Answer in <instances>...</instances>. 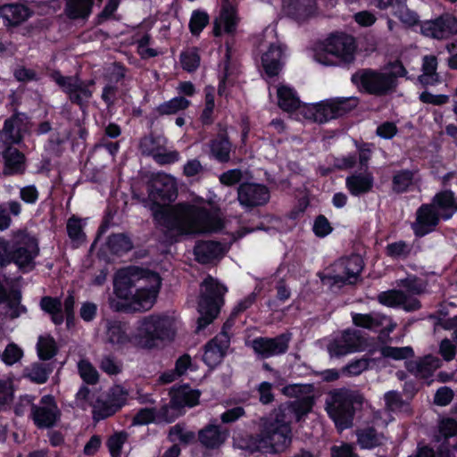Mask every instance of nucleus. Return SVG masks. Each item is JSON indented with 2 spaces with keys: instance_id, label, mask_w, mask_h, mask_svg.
<instances>
[{
  "instance_id": "obj_29",
  "label": "nucleus",
  "mask_w": 457,
  "mask_h": 457,
  "mask_svg": "<svg viewBox=\"0 0 457 457\" xmlns=\"http://www.w3.org/2000/svg\"><path fill=\"white\" fill-rule=\"evenodd\" d=\"M277 97L278 106L285 112H293L301 109L303 105L296 94L291 87L280 84L277 87Z\"/></svg>"
},
{
  "instance_id": "obj_24",
  "label": "nucleus",
  "mask_w": 457,
  "mask_h": 457,
  "mask_svg": "<svg viewBox=\"0 0 457 457\" xmlns=\"http://www.w3.org/2000/svg\"><path fill=\"white\" fill-rule=\"evenodd\" d=\"M170 395L172 404L182 410L184 407H194L198 404L201 393L188 386H182L172 388Z\"/></svg>"
},
{
  "instance_id": "obj_27",
  "label": "nucleus",
  "mask_w": 457,
  "mask_h": 457,
  "mask_svg": "<svg viewBox=\"0 0 457 457\" xmlns=\"http://www.w3.org/2000/svg\"><path fill=\"white\" fill-rule=\"evenodd\" d=\"M4 160V173L15 175L23 173L26 169L25 156L18 149L9 146L3 153Z\"/></svg>"
},
{
  "instance_id": "obj_16",
  "label": "nucleus",
  "mask_w": 457,
  "mask_h": 457,
  "mask_svg": "<svg viewBox=\"0 0 457 457\" xmlns=\"http://www.w3.org/2000/svg\"><path fill=\"white\" fill-rule=\"evenodd\" d=\"M128 391L120 386H113L108 392L105 402H98L95 407V415L99 418H106L115 413L128 398Z\"/></svg>"
},
{
  "instance_id": "obj_7",
  "label": "nucleus",
  "mask_w": 457,
  "mask_h": 457,
  "mask_svg": "<svg viewBox=\"0 0 457 457\" xmlns=\"http://www.w3.org/2000/svg\"><path fill=\"white\" fill-rule=\"evenodd\" d=\"M226 291V287L220 285L212 277L206 278L201 284L198 303L200 316L197 321V330L204 328L217 317L222 304V296Z\"/></svg>"
},
{
  "instance_id": "obj_59",
  "label": "nucleus",
  "mask_w": 457,
  "mask_h": 457,
  "mask_svg": "<svg viewBox=\"0 0 457 457\" xmlns=\"http://www.w3.org/2000/svg\"><path fill=\"white\" fill-rule=\"evenodd\" d=\"M169 436L172 442L179 441L184 444H188L195 438L193 432L187 431L179 425L170 429Z\"/></svg>"
},
{
  "instance_id": "obj_52",
  "label": "nucleus",
  "mask_w": 457,
  "mask_h": 457,
  "mask_svg": "<svg viewBox=\"0 0 457 457\" xmlns=\"http://www.w3.org/2000/svg\"><path fill=\"white\" fill-rule=\"evenodd\" d=\"M93 81L86 82L80 80L79 87H76L75 94L71 96V102L78 104H82L83 103L87 102L92 96V91L89 87L93 85Z\"/></svg>"
},
{
  "instance_id": "obj_21",
  "label": "nucleus",
  "mask_w": 457,
  "mask_h": 457,
  "mask_svg": "<svg viewBox=\"0 0 457 457\" xmlns=\"http://www.w3.org/2000/svg\"><path fill=\"white\" fill-rule=\"evenodd\" d=\"M31 11L24 4H9L0 7V17L6 26H18L31 16Z\"/></svg>"
},
{
  "instance_id": "obj_49",
  "label": "nucleus",
  "mask_w": 457,
  "mask_h": 457,
  "mask_svg": "<svg viewBox=\"0 0 457 457\" xmlns=\"http://www.w3.org/2000/svg\"><path fill=\"white\" fill-rule=\"evenodd\" d=\"M128 435L125 432H118L113 434L107 440V447L112 457H120L121 449L127 442Z\"/></svg>"
},
{
  "instance_id": "obj_37",
  "label": "nucleus",
  "mask_w": 457,
  "mask_h": 457,
  "mask_svg": "<svg viewBox=\"0 0 457 457\" xmlns=\"http://www.w3.org/2000/svg\"><path fill=\"white\" fill-rule=\"evenodd\" d=\"M300 0H284V8L288 15H291L298 21H303L314 13L312 5L302 4Z\"/></svg>"
},
{
  "instance_id": "obj_5",
  "label": "nucleus",
  "mask_w": 457,
  "mask_h": 457,
  "mask_svg": "<svg viewBox=\"0 0 457 457\" xmlns=\"http://www.w3.org/2000/svg\"><path fill=\"white\" fill-rule=\"evenodd\" d=\"M356 43L353 37L340 33L328 37L315 54V60L327 66L352 63L355 59Z\"/></svg>"
},
{
  "instance_id": "obj_17",
  "label": "nucleus",
  "mask_w": 457,
  "mask_h": 457,
  "mask_svg": "<svg viewBox=\"0 0 457 457\" xmlns=\"http://www.w3.org/2000/svg\"><path fill=\"white\" fill-rule=\"evenodd\" d=\"M361 86L370 93L380 94L392 89L395 80L390 76L382 72L364 71L360 75Z\"/></svg>"
},
{
  "instance_id": "obj_8",
  "label": "nucleus",
  "mask_w": 457,
  "mask_h": 457,
  "mask_svg": "<svg viewBox=\"0 0 457 457\" xmlns=\"http://www.w3.org/2000/svg\"><path fill=\"white\" fill-rule=\"evenodd\" d=\"M363 262L360 255L354 254L342 258L335 262L330 270L320 274L324 285L329 287L343 284H353L362 270Z\"/></svg>"
},
{
  "instance_id": "obj_26",
  "label": "nucleus",
  "mask_w": 457,
  "mask_h": 457,
  "mask_svg": "<svg viewBox=\"0 0 457 457\" xmlns=\"http://www.w3.org/2000/svg\"><path fill=\"white\" fill-rule=\"evenodd\" d=\"M283 48L280 45H270L262 57V67L266 74L273 77L278 74L282 67Z\"/></svg>"
},
{
  "instance_id": "obj_46",
  "label": "nucleus",
  "mask_w": 457,
  "mask_h": 457,
  "mask_svg": "<svg viewBox=\"0 0 457 457\" xmlns=\"http://www.w3.org/2000/svg\"><path fill=\"white\" fill-rule=\"evenodd\" d=\"M208 22L209 16L205 12L200 10L194 11L189 21L190 32L195 36H198Z\"/></svg>"
},
{
  "instance_id": "obj_48",
  "label": "nucleus",
  "mask_w": 457,
  "mask_h": 457,
  "mask_svg": "<svg viewBox=\"0 0 457 457\" xmlns=\"http://www.w3.org/2000/svg\"><path fill=\"white\" fill-rule=\"evenodd\" d=\"M181 414V409L175 404H172V401L170 400L169 404L163 405L158 411H156V420L158 421L170 423Z\"/></svg>"
},
{
  "instance_id": "obj_9",
  "label": "nucleus",
  "mask_w": 457,
  "mask_h": 457,
  "mask_svg": "<svg viewBox=\"0 0 457 457\" xmlns=\"http://www.w3.org/2000/svg\"><path fill=\"white\" fill-rule=\"evenodd\" d=\"M355 106L353 99L336 98L318 104H303L301 114L307 120L324 123L342 116Z\"/></svg>"
},
{
  "instance_id": "obj_55",
  "label": "nucleus",
  "mask_w": 457,
  "mask_h": 457,
  "mask_svg": "<svg viewBox=\"0 0 457 457\" xmlns=\"http://www.w3.org/2000/svg\"><path fill=\"white\" fill-rule=\"evenodd\" d=\"M181 63L187 71H193L200 64V56L196 49H188L181 54Z\"/></svg>"
},
{
  "instance_id": "obj_13",
  "label": "nucleus",
  "mask_w": 457,
  "mask_h": 457,
  "mask_svg": "<svg viewBox=\"0 0 457 457\" xmlns=\"http://www.w3.org/2000/svg\"><path fill=\"white\" fill-rule=\"evenodd\" d=\"M32 418L38 428L52 427L60 416L54 399L50 395L41 398L37 405L32 406Z\"/></svg>"
},
{
  "instance_id": "obj_15",
  "label": "nucleus",
  "mask_w": 457,
  "mask_h": 457,
  "mask_svg": "<svg viewBox=\"0 0 457 457\" xmlns=\"http://www.w3.org/2000/svg\"><path fill=\"white\" fill-rule=\"evenodd\" d=\"M289 337L280 335L274 338L258 337L252 342V347L262 358H270L284 353L288 348Z\"/></svg>"
},
{
  "instance_id": "obj_63",
  "label": "nucleus",
  "mask_w": 457,
  "mask_h": 457,
  "mask_svg": "<svg viewBox=\"0 0 457 457\" xmlns=\"http://www.w3.org/2000/svg\"><path fill=\"white\" fill-rule=\"evenodd\" d=\"M150 46V37L148 34H145L137 40V51L143 58L154 57L159 53L156 49H154Z\"/></svg>"
},
{
  "instance_id": "obj_50",
  "label": "nucleus",
  "mask_w": 457,
  "mask_h": 457,
  "mask_svg": "<svg viewBox=\"0 0 457 457\" xmlns=\"http://www.w3.org/2000/svg\"><path fill=\"white\" fill-rule=\"evenodd\" d=\"M381 354L386 358H391L393 360L399 361L411 357L413 355V350L410 346H385L381 349Z\"/></svg>"
},
{
  "instance_id": "obj_58",
  "label": "nucleus",
  "mask_w": 457,
  "mask_h": 457,
  "mask_svg": "<svg viewBox=\"0 0 457 457\" xmlns=\"http://www.w3.org/2000/svg\"><path fill=\"white\" fill-rule=\"evenodd\" d=\"M401 285L407 288V290L413 295H420L426 289L427 284L420 278L415 276H409L401 280Z\"/></svg>"
},
{
  "instance_id": "obj_33",
  "label": "nucleus",
  "mask_w": 457,
  "mask_h": 457,
  "mask_svg": "<svg viewBox=\"0 0 457 457\" xmlns=\"http://www.w3.org/2000/svg\"><path fill=\"white\" fill-rule=\"evenodd\" d=\"M441 365V361L432 355H427L423 359L409 364V370L416 377L422 378L429 377Z\"/></svg>"
},
{
  "instance_id": "obj_39",
  "label": "nucleus",
  "mask_w": 457,
  "mask_h": 457,
  "mask_svg": "<svg viewBox=\"0 0 457 457\" xmlns=\"http://www.w3.org/2000/svg\"><path fill=\"white\" fill-rule=\"evenodd\" d=\"M41 308L48 312L52 320L55 324H61L63 321V314L62 311V303L57 298L44 297L40 303Z\"/></svg>"
},
{
  "instance_id": "obj_56",
  "label": "nucleus",
  "mask_w": 457,
  "mask_h": 457,
  "mask_svg": "<svg viewBox=\"0 0 457 457\" xmlns=\"http://www.w3.org/2000/svg\"><path fill=\"white\" fill-rule=\"evenodd\" d=\"M67 231L71 240L78 243L84 241L85 235L82 231L81 220L75 217L69 219L67 222Z\"/></svg>"
},
{
  "instance_id": "obj_35",
  "label": "nucleus",
  "mask_w": 457,
  "mask_h": 457,
  "mask_svg": "<svg viewBox=\"0 0 457 457\" xmlns=\"http://www.w3.org/2000/svg\"><path fill=\"white\" fill-rule=\"evenodd\" d=\"M95 0H66V14L71 19L86 18L91 12Z\"/></svg>"
},
{
  "instance_id": "obj_20",
  "label": "nucleus",
  "mask_w": 457,
  "mask_h": 457,
  "mask_svg": "<svg viewBox=\"0 0 457 457\" xmlns=\"http://www.w3.org/2000/svg\"><path fill=\"white\" fill-rule=\"evenodd\" d=\"M378 302L388 307H402L405 311H414L420 308V302L411 295H406L400 290H388L378 295Z\"/></svg>"
},
{
  "instance_id": "obj_53",
  "label": "nucleus",
  "mask_w": 457,
  "mask_h": 457,
  "mask_svg": "<svg viewBox=\"0 0 457 457\" xmlns=\"http://www.w3.org/2000/svg\"><path fill=\"white\" fill-rule=\"evenodd\" d=\"M93 81L86 82L80 80L79 87H76L75 94L71 96V102L78 104H82L83 103L87 102L92 96V91L89 87L93 85Z\"/></svg>"
},
{
  "instance_id": "obj_41",
  "label": "nucleus",
  "mask_w": 457,
  "mask_h": 457,
  "mask_svg": "<svg viewBox=\"0 0 457 457\" xmlns=\"http://www.w3.org/2000/svg\"><path fill=\"white\" fill-rule=\"evenodd\" d=\"M190 102L183 96L174 97L157 107V112L162 115L175 114L179 111L187 109Z\"/></svg>"
},
{
  "instance_id": "obj_11",
  "label": "nucleus",
  "mask_w": 457,
  "mask_h": 457,
  "mask_svg": "<svg viewBox=\"0 0 457 457\" xmlns=\"http://www.w3.org/2000/svg\"><path fill=\"white\" fill-rule=\"evenodd\" d=\"M362 341L359 333L355 330L346 329L333 337L327 345L331 358H339L359 351Z\"/></svg>"
},
{
  "instance_id": "obj_64",
  "label": "nucleus",
  "mask_w": 457,
  "mask_h": 457,
  "mask_svg": "<svg viewBox=\"0 0 457 457\" xmlns=\"http://www.w3.org/2000/svg\"><path fill=\"white\" fill-rule=\"evenodd\" d=\"M156 420V411L153 409H141L133 418V425H146Z\"/></svg>"
},
{
  "instance_id": "obj_2",
  "label": "nucleus",
  "mask_w": 457,
  "mask_h": 457,
  "mask_svg": "<svg viewBox=\"0 0 457 457\" xmlns=\"http://www.w3.org/2000/svg\"><path fill=\"white\" fill-rule=\"evenodd\" d=\"M313 405L312 396L283 404L260 422V434L253 437L242 431L236 432L233 445L236 448L253 453L263 451L277 453L286 449L291 443L290 423L299 421L311 411Z\"/></svg>"
},
{
  "instance_id": "obj_1",
  "label": "nucleus",
  "mask_w": 457,
  "mask_h": 457,
  "mask_svg": "<svg viewBox=\"0 0 457 457\" xmlns=\"http://www.w3.org/2000/svg\"><path fill=\"white\" fill-rule=\"evenodd\" d=\"M177 195L176 179L168 174L158 173L152 180L149 198L155 220L177 235H201L216 232L222 228V221L216 214L197 204H166Z\"/></svg>"
},
{
  "instance_id": "obj_31",
  "label": "nucleus",
  "mask_w": 457,
  "mask_h": 457,
  "mask_svg": "<svg viewBox=\"0 0 457 457\" xmlns=\"http://www.w3.org/2000/svg\"><path fill=\"white\" fill-rule=\"evenodd\" d=\"M237 22L236 11L232 6H223L219 17L214 22V34L220 36L221 33H231L235 30Z\"/></svg>"
},
{
  "instance_id": "obj_45",
  "label": "nucleus",
  "mask_w": 457,
  "mask_h": 457,
  "mask_svg": "<svg viewBox=\"0 0 457 457\" xmlns=\"http://www.w3.org/2000/svg\"><path fill=\"white\" fill-rule=\"evenodd\" d=\"M414 181V173L410 170H402L393 178V189L395 192L406 191Z\"/></svg>"
},
{
  "instance_id": "obj_38",
  "label": "nucleus",
  "mask_w": 457,
  "mask_h": 457,
  "mask_svg": "<svg viewBox=\"0 0 457 457\" xmlns=\"http://www.w3.org/2000/svg\"><path fill=\"white\" fill-rule=\"evenodd\" d=\"M51 78L69 96L71 101V96L75 94L76 87H79L80 79L77 76H62L59 71H54Z\"/></svg>"
},
{
  "instance_id": "obj_61",
  "label": "nucleus",
  "mask_w": 457,
  "mask_h": 457,
  "mask_svg": "<svg viewBox=\"0 0 457 457\" xmlns=\"http://www.w3.org/2000/svg\"><path fill=\"white\" fill-rule=\"evenodd\" d=\"M165 139L154 138L153 137H145L140 142V149L143 154L154 155L160 149V143Z\"/></svg>"
},
{
  "instance_id": "obj_30",
  "label": "nucleus",
  "mask_w": 457,
  "mask_h": 457,
  "mask_svg": "<svg viewBox=\"0 0 457 457\" xmlns=\"http://www.w3.org/2000/svg\"><path fill=\"white\" fill-rule=\"evenodd\" d=\"M106 328V338L110 344L119 347L132 344V334L127 333L126 326L122 322L108 321Z\"/></svg>"
},
{
  "instance_id": "obj_47",
  "label": "nucleus",
  "mask_w": 457,
  "mask_h": 457,
  "mask_svg": "<svg viewBox=\"0 0 457 457\" xmlns=\"http://www.w3.org/2000/svg\"><path fill=\"white\" fill-rule=\"evenodd\" d=\"M108 245L110 249L115 253L128 252L132 248L131 241L123 234L111 236L108 240Z\"/></svg>"
},
{
  "instance_id": "obj_22",
  "label": "nucleus",
  "mask_w": 457,
  "mask_h": 457,
  "mask_svg": "<svg viewBox=\"0 0 457 457\" xmlns=\"http://www.w3.org/2000/svg\"><path fill=\"white\" fill-rule=\"evenodd\" d=\"M24 120V115L16 114L5 120L4 129L0 131V140L4 144L20 143L22 139Z\"/></svg>"
},
{
  "instance_id": "obj_4",
  "label": "nucleus",
  "mask_w": 457,
  "mask_h": 457,
  "mask_svg": "<svg viewBox=\"0 0 457 457\" xmlns=\"http://www.w3.org/2000/svg\"><path fill=\"white\" fill-rule=\"evenodd\" d=\"M178 329V322L172 316L153 314L137 322L132 332V345L143 349H153L160 342L174 339Z\"/></svg>"
},
{
  "instance_id": "obj_28",
  "label": "nucleus",
  "mask_w": 457,
  "mask_h": 457,
  "mask_svg": "<svg viewBox=\"0 0 457 457\" xmlns=\"http://www.w3.org/2000/svg\"><path fill=\"white\" fill-rule=\"evenodd\" d=\"M429 205L433 206L434 210L439 213L440 218L445 220L450 219L457 210V204L451 191L437 194Z\"/></svg>"
},
{
  "instance_id": "obj_3",
  "label": "nucleus",
  "mask_w": 457,
  "mask_h": 457,
  "mask_svg": "<svg viewBox=\"0 0 457 457\" xmlns=\"http://www.w3.org/2000/svg\"><path fill=\"white\" fill-rule=\"evenodd\" d=\"M162 286L157 272L131 267L120 270L114 280V293L124 301L123 307L147 311L154 304Z\"/></svg>"
},
{
  "instance_id": "obj_19",
  "label": "nucleus",
  "mask_w": 457,
  "mask_h": 457,
  "mask_svg": "<svg viewBox=\"0 0 457 457\" xmlns=\"http://www.w3.org/2000/svg\"><path fill=\"white\" fill-rule=\"evenodd\" d=\"M229 340L226 333H221L212 340H211L204 348L203 360L210 368L219 365L225 354L226 349L228 347Z\"/></svg>"
},
{
  "instance_id": "obj_40",
  "label": "nucleus",
  "mask_w": 457,
  "mask_h": 457,
  "mask_svg": "<svg viewBox=\"0 0 457 457\" xmlns=\"http://www.w3.org/2000/svg\"><path fill=\"white\" fill-rule=\"evenodd\" d=\"M230 149L231 145L225 137L214 139L210 145L212 155L221 162H226L229 160Z\"/></svg>"
},
{
  "instance_id": "obj_60",
  "label": "nucleus",
  "mask_w": 457,
  "mask_h": 457,
  "mask_svg": "<svg viewBox=\"0 0 457 457\" xmlns=\"http://www.w3.org/2000/svg\"><path fill=\"white\" fill-rule=\"evenodd\" d=\"M369 368V361L367 359H358L351 361L343 368L342 373L348 376H358Z\"/></svg>"
},
{
  "instance_id": "obj_36",
  "label": "nucleus",
  "mask_w": 457,
  "mask_h": 457,
  "mask_svg": "<svg viewBox=\"0 0 457 457\" xmlns=\"http://www.w3.org/2000/svg\"><path fill=\"white\" fill-rule=\"evenodd\" d=\"M437 61L434 55H426L423 58L422 74L419 80L423 85H434L439 80L436 73Z\"/></svg>"
},
{
  "instance_id": "obj_10",
  "label": "nucleus",
  "mask_w": 457,
  "mask_h": 457,
  "mask_svg": "<svg viewBox=\"0 0 457 457\" xmlns=\"http://www.w3.org/2000/svg\"><path fill=\"white\" fill-rule=\"evenodd\" d=\"M38 253L39 247L36 238L22 235L11 253V258L20 269L30 270L35 267V259Z\"/></svg>"
},
{
  "instance_id": "obj_62",
  "label": "nucleus",
  "mask_w": 457,
  "mask_h": 457,
  "mask_svg": "<svg viewBox=\"0 0 457 457\" xmlns=\"http://www.w3.org/2000/svg\"><path fill=\"white\" fill-rule=\"evenodd\" d=\"M395 15L404 23L406 26H413L418 22L417 14L408 9L406 6L398 4L397 10L395 12Z\"/></svg>"
},
{
  "instance_id": "obj_34",
  "label": "nucleus",
  "mask_w": 457,
  "mask_h": 457,
  "mask_svg": "<svg viewBox=\"0 0 457 457\" xmlns=\"http://www.w3.org/2000/svg\"><path fill=\"white\" fill-rule=\"evenodd\" d=\"M228 434L221 431L218 426H209L199 433L201 443L208 448L220 446L226 440Z\"/></svg>"
},
{
  "instance_id": "obj_42",
  "label": "nucleus",
  "mask_w": 457,
  "mask_h": 457,
  "mask_svg": "<svg viewBox=\"0 0 457 457\" xmlns=\"http://www.w3.org/2000/svg\"><path fill=\"white\" fill-rule=\"evenodd\" d=\"M383 436L375 432L373 428H367L358 433V443L362 448H372L383 442Z\"/></svg>"
},
{
  "instance_id": "obj_43",
  "label": "nucleus",
  "mask_w": 457,
  "mask_h": 457,
  "mask_svg": "<svg viewBox=\"0 0 457 457\" xmlns=\"http://www.w3.org/2000/svg\"><path fill=\"white\" fill-rule=\"evenodd\" d=\"M78 370L80 378L86 383L94 385L98 381L99 373L89 361L80 360L78 363Z\"/></svg>"
},
{
  "instance_id": "obj_57",
  "label": "nucleus",
  "mask_w": 457,
  "mask_h": 457,
  "mask_svg": "<svg viewBox=\"0 0 457 457\" xmlns=\"http://www.w3.org/2000/svg\"><path fill=\"white\" fill-rule=\"evenodd\" d=\"M100 369L108 375H117L122 371V364L112 356H104L100 361Z\"/></svg>"
},
{
  "instance_id": "obj_18",
  "label": "nucleus",
  "mask_w": 457,
  "mask_h": 457,
  "mask_svg": "<svg viewBox=\"0 0 457 457\" xmlns=\"http://www.w3.org/2000/svg\"><path fill=\"white\" fill-rule=\"evenodd\" d=\"M439 213L428 204L421 205L416 212V221L412 229L416 236L422 237L434 230L439 222Z\"/></svg>"
},
{
  "instance_id": "obj_32",
  "label": "nucleus",
  "mask_w": 457,
  "mask_h": 457,
  "mask_svg": "<svg viewBox=\"0 0 457 457\" xmlns=\"http://www.w3.org/2000/svg\"><path fill=\"white\" fill-rule=\"evenodd\" d=\"M353 321L354 325L369 329L377 328L386 323L389 325V331H392L395 327V324H392L391 320L386 316L378 313H355L353 314Z\"/></svg>"
},
{
  "instance_id": "obj_25",
  "label": "nucleus",
  "mask_w": 457,
  "mask_h": 457,
  "mask_svg": "<svg viewBox=\"0 0 457 457\" xmlns=\"http://www.w3.org/2000/svg\"><path fill=\"white\" fill-rule=\"evenodd\" d=\"M374 184V179L371 173H355L346 178V188L353 195H360L370 192Z\"/></svg>"
},
{
  "instance_id": "obj_54",
  "label": "nucleus",
  "mask_w": 457,
  "mask_h": 457,
  "mask_svg": "<svg viewBox=\"0 0 457 457\" xmlns=\"http://www.w3.org/2000/svg\"><path fill=\"white\" fill-rule=\"evenodd\" d=\"M23 355L22 350L15 344H9L1 355V360L6 365H12L19 361Z\"/></svg>"
},
{
  "instance_id": "obj_23",
  "label": "nucleus",
  "mask_w": 457,
  "mask_h": 457,
  "mask_svg": "<svg viewBox=\"0 0 457 457\" xmlns=\"http://www.w3.org/2000/svg\"><path fill=\"white\" fill-rule=\"evenodd\" d=\"M195 259L201 263H210L220 260L225 253L224 247L218 242H199L194 250Z\"/></svg>"
},
{
  "instance_id": "obj_14",
  "label": "nucleus",
  "mask_w": 457,
  "mask_h": 457,
  "mask_svg": "<svg viewBox=\"0 0 457 457\" xmlns=\"http://www.w3.org/2000/svg\"><path fill=\"white\" fill-rule=\"evenodd\" d=\"M270 196L269 189L262 184L244 183L237 190V199L245 207L264 205L269 202Z\"/></svg>"
},
{
  "instance_id": "obj_6",
  "label": "nucleus",
  "mask_w": 457,
  "mask_h": 457,
  "mask_svg": "<svg viewBox=\"0 0 457 457\" xmlns=\"http://www.w3.org/2000/svg\"><path fill=\"white\" fill-rule=\"evenodd\" d=\"M362 396L346 389L331 392L326 401V410L338 429H345L352 425L353 404L361 403Z\"/></svg>"
},
{
  "instance_id": "obj_12",
  "label": "nucleus",
  "mask_w": 457,
  "mask_h": 457,
  "mask_svg": "<svg viewBox=\"0 0 457 457\" xmlns=\"http://www.w3.org/2000/svg\"><path fill=\"white\" fill-rule=\"evenodd\" d=\"M421 33L436 39L447 38L457 33V19L452 15H443L434 21H427L421 24Z\"/></svg>"
},
{
  "instance_id": "obj_44",
  "label": "nucleus",
  "mask_w": 457,
  "mask_h": 457,
  "mask_svg": "<svg viewBox=\"0 0 457 457\" xmlns=\"http://www.w3.org/2000/svg\"><path fill=\"white\" fill-rule=\"evenodd\" d=\"M38 356L42 360L51 359L56 353V345L53 337L41 336L37 342Z\"/></svg>"
},
{
  "instance_id": "obj_51",
  "label": "nucleus",
  "mask_w": 457,
  "mask_h": 457,
  "mask_svg": "<svg viewBox=\"0 0 457 457\" xmlns=\"http://www.w3.org/2000/svg\"><path fill=\"white\" fill-rule=\"evenodd\" d=\"M48 375L49 370L46 367L39 363L32 364L25 370V376L31 381L38 384L45 383L48 378Z\"/></svg>"
}]
</instances>
